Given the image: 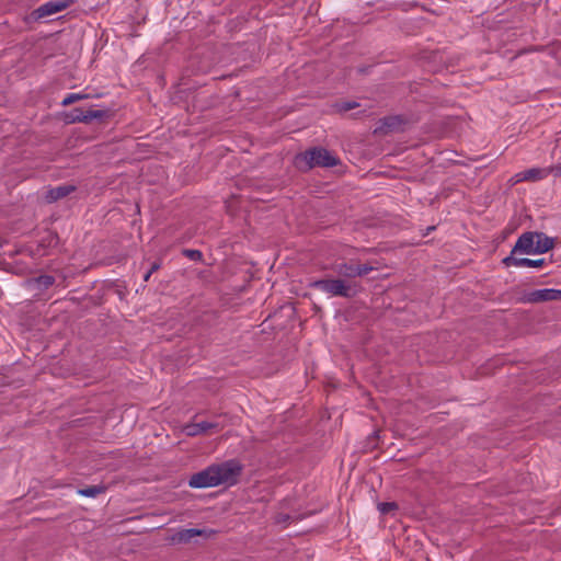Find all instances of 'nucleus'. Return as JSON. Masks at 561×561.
Returning a JSON list of instances; mask_svg holds the SVG:
<instances>
[{
  "mask_svg": "<svg viewBox=\"0 0 561 561\" xmlns=\"http://www.w3.org/2000/svg\"><path fill=\"white\" fill-rule=\"evenodd\" d=\"M336 272L347 278L357 277L356 264L353 263L337 265Z\"/></svg>",
  "mask_w": 561,
  "mask_h": 561,
  "instance_id": "ddd939ff",
  "label": "nucleus"
},
{
  "mask_svg": "<svg viewBox=\"0 0 561 561\" xmlns=\"http://www.w3.org/2000/svg\"><path fill=\"white\" fill-rule=\"evenodd\" d=\"M503 263L506 266H515V267H534L540 268L545 265V259L531 260V259H518L515 257L514 254L511 253L510 256L503 260Z\"/></svg>",
  "mask_w": 561,
  "mask_h": 561,
  "instance_id": "1a4fd4ad",
  "label": "nucleus"
},
{
  "mask_svg": "<svg viewBox=\"0 0 561 561\" xmlns=\"http://www.w3.org/2000/svg\"><path fill=\"white\" fill-rule=\"evenodd\" d=\"M214 534H215V531L211 529H197V528L180 529L169 537V541L174 545L187 543L193 538H195L197 536L210 538Z\"/></svg>",
  "mask_w": 561,
  "mask_h": 561,
  "instance_id": "39448f33",
  "label": "nucleus"
},
{
  "mask_svg": "<svg viewBox=\"0 0 561 561\" xmlns=\"http://www.w3.org/2000/svg\"><path fill=\"white\" fill-rule=\"evenodd\" d=\"M103 116V112L101 111H94V110H88L84 111L82 108H73L67 114V119L70 123L76 122H83L88 123L91 122L94 118H101Z\"/></svg>",
  "mask_w": 561,
  "mask_h": 561,
  "instance_id": "0eeeda50",
  "label": "nucleus"
},
{
  "mask_svg": "<svg viewBox=\"0 0 561 561\" xmlns=\"http://www.w3.org/2000/svg\"><path fill=\"white\" fill-rule=\"evenodd\" d=\"M105 490H106V488L103 485H92V486H88V488L78 490V493L82 496L95 497L99 494L104 493Z\"/></svg>",
  "mask_w": 561,
  "mask_h": 561,
  "instance_id": "4468645a",
  "label": "nucleus"
},
{
  "mask_svg": "<svg viewBox=\"0 0 561 561\" xmlns=\"http://www.w3.org/2000/svg\"><path fill=\"white\" fill-rule=\"evenodd\" d=\"M337 163V157L323 148H313L295 157V165L300 170H309L313 167H334Z\"/></svg>",
  "mask_w": 561,
  "mask_h": 561,
  "instance_id": "7ed1b4c3",
  "label": "nucleus"
},
{
  "mask_svg": "<svg viewBox=\"0 0 561 561\" xmlns=\"http://www.w3.org/2000/svg\"><path fill=\"white\" fill-rule=\"evenodd\" d=\"M356 106H357V103H355V102H343L339 105V111L347 112V111L355 108Z\"/></svg>",
  "mask_w": 561,
  "mask_h": 561,
  "instance_id": "6ab92c4d",
  "label": "nucleus"
},
{
  "mask_svg": "<svg viewBox=\"0 0 561 561\" xmlns=\"http://www.w3.org/2000/svg\"><path fill=\"white\" fill-rule=\"evenodd\" d=\"M183 254L193 261H202L203 259V254L199 250L185 249L183 250Z\"/></svg>",
  "mask_w": 561,
  "mask_h": 561,
  "instance_id": "dca6fc26",
  "label": "nucleus"
},
{
  "mask_svg": "<svg viewBox=\"0 0 561 561\" xmlns=\"http://www.w3.org/2000/svg\"><path fill=\"white\" fill-rule=\"evenodd\" d=\"M161 264L159 262H154L150 267V273H153L160 268Z\"/></svg>",
  "mask_w": 561,
  "mask_h": 561,
  "instance_id": "4be33fe9",
  "label": "nucleus"
},
{
  "mask_svg": "<svg viewBox=\"0 0 561 561\" xmlns=\"http://www.w3.org/2000/svg\"><path fill=\"white\" fill-rule=\"evenodd\" d=\"M374 270V267L369 264H357L356 265V273L357 276H364L370 273Z\"/></svg>",
  "mask_w": 561,
  "mask_h": 561,
  "instance_id": "a211bd4d",
  "label": "nucleus"
},
{
  "mask_svg": "<svg viewBox=\"0 0 561 561\" xmlns=\"http://www.w3.org/2000/svg\"><path fill=\"white\" fill-rule=\"evenodd\" d=\"M554 245L553 239L541 232H524L516 241L512 254H541L551 250Z\"/></svg>",
  "mask_w": 561,
  "mask_h": 561,
  "instance_id": "f03ea898",
  "label": "nucleus"
},
{
  "mask_svg": "<svg viewBox=\"0 0 561 561\" xmlns=\"http://www.w3.org/2000/svg\"><path fill=\"white\" fill-rule=\"evenodd\" d=\"M75 190L73 186L70 185H60L54 188H50L46 194L47 202H56L68 194H70Z\"/></svg>",
  "mask_w": 561,
  "mask_h": 561,
  "instance_id": "f8f14e48",
  "label": "nucleus"
},
{
  "mask_svg": "<svg viewBox=\"0 0 561 561\" xmlns=\"http://www.w3.org/2000/svg\"><path fill=\"white\" fill-rule=\"evenodd\" d=\"M219 430V425L214 422H196L184 426V432L188 436H197L205 433L216 432Z\"/></svg>",
  "mask_w": 561,
  "mask_h": 561,
  "instance_id": "6e6552de",
  "label": "nucleus"
},
{
  "mask_svg": "<svg viewBox=\"0 0 561 561\" xmlns=\"http://www.w3.org/2000/svg\"><path fill=\"white\" fill-rule=\"evenodd\" d=\"M549 174H553L554 176H561V165L549 167Z\"/></svg>",
  "mask_w": 561,
  "mask_h": 561,
  "instance_id": "412c9836",
  "label": "nucleus"
},
{
  "mask_svg": "<svg viewBox=\"0 0 561 561\" xmlns=\"http://www.w3.org/2000/svg\"><path fill=\"white\" fill-rule=\"evenodd\" d=\"M36 282L38 283L39 286L48 288L49 286H51L54 284L55 279L50 275H43V276H39L36 279Z\"/></svg>",
  "mask_w": 561,
  "mask_h": 561,
  "instance_id": "f3484780",
  "label": "nucleus"
},
{
  "mask_svg": "<svg viewBox=\"0 0 561 561\" xmlns=\"http://www.w3.org/2000/svg\"><path fill=\"white\" fill-rule=\"evenodd\" d=\"M241 469L239 462L234 460L213 465L193 474L188 484L196 489L213 488L224 483L233 484L241 473Z\"/></svg>",
  "mask_w": 561,
  "mask_h": 561,
  "instance_id": "f257e3e1",
  "label": "nucleus"
},
{
  "mask_svg": "<svg viewBox=\"0 0 561 561\" xmlns=\"http://www.w3.org/2000/svg\"><path fill=\"white\" fill-rule=\"evenodd\" d=\"M87 98V94H81V93H69L66 95V98L62 100L61 102V105L62 106H68L75 102H78V101H81V100H84Z\"/></svg>",
  "mask_w": 561,
  "mask_h": 561,
  "instance_id": "2eb2a0df",
  "label": "nucleus"
},
{
  "mask_svg": "<svg viewBox=\"0 0 561 561\" xmlns=\"http://www.w3.org/2000/svg\"><path fill=\"white\" fill-rule=\"evenodd\" d=\"M151 274H152V273H150V271H148V272L146 273V275L144 276L145 282H147V280L149 279V277L151 276Z\"/></svg>",
  "mask_w": 561,
  "mask_h": 561,
  "instance_id": "5701e85b",
  "label": "nucleus"
},
{
  "mask_svg": "<svg viewBox=\"0 0 561 561\" xmlns=\"http://www.w3.org/2000/svg\"><path fill=\"white\" fill-rule=\"evenodd\" d=\"M64 9H66L65 3L50 1V2L42 4L37 9V13H38V16L43 18V16H49V15L56 14V13L62 11Z\"/></svg>",
  "mask_w": 561,
  "mask_h": 561,
  "instance_id": "9b49d317",
  "label": "nucleus"
},
{
  "mask_svg": "<svg viewBox=\"0 0 561 561\" xmlns=\"http://www.w3.org/2000/svg\"><path fill=\"white\" fill-rule=\"evenodd\" d=\"M396 504L394 503H381L379 505V510L381 511V513H387V512H390L391 510L396 508Z\"/></svg>",
  "mask_w": 561,
  "mask_h": 561,
  "instance_id": "aec40b11",
  "label": "nucleus"
},
{
  "mask_svg": "<svg viewBox=\"0 0 561 561\" xmlns=\"http://www.w3.org/2000/svg\"><path fill=\"white\" fill-rule=\"evenodd\" d=\"M561 297L560 290L554 289H539L529 294L528 300L531 302L550 301Z\"/></svg>",
  "mask_w": 561,
  "mask_h": 561,
  "instance_id": "9d476101",
  "label": "nucleus"
},
{
  "mask_svg": "<svg viewBox=\"0 0 561 561\" xmlns=\"http://www.w3.org/2000/svg\"><path fill=\"white\" fill-rule=\"evenodd\" d=\"M548 175L549 170L546 168H531L514 174L510 181L512 184H517L524 181L536 182L547 178Z\"/></svg>",
  "mask_w": 561,
  "mask_h": 561,
  "instance_id": "423d86ee",
  "label": "nucleus"
},
{
  "mask_svg": "<svg viewBox=\"0 0 561 561\" xmlns=\"http://www.w3.org/2000/svg\"><path fill=\"white\" fill-rule=\"evenodd\" d=\"M312 287L330 296L352 297L357 294V287L344 279L324 278L312 283Z\"/></svg>",
  "mask_w": 561,
  "mask_h": 561,
  "instance_id": "20e7f679",
  "label": "nucleus"
}]
</instances>
